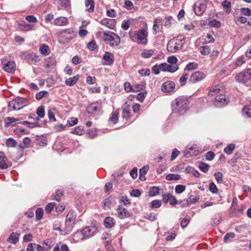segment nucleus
Here are the masks:
<instances>
[{"mask_svg":"<svg viewBox=\"0 0 251 251\" xmlns=\"http://www.w3.org/2000/svg\"><path fill=\"white\" fill-rule=\"evenodd\" d=\"M31 143L30 139L28 137H25L22 143L18 146V149L23 151L24 149L29 147Z\"/></svg>","mask_w":251,"mask_h":251,"instance_id":"obj_17","label":"nucleus"},{"mask_svg":"<svg viewBox=\"0 0 251 251\" xmlns=\"http://www.w3.org/2000/svg\"><path fill=\"white\" fill-rule=\"evenodd\" d=\"M73 225H74V224L68 223L67 224H66L65 223V230H63L62 235H66L70 233L72 231Z\"/></svg>","mask_w":251,"mask_h":251,"instance_id":"obj_28","label":"nucleus"},{"mask_svg":"<svg viewBox=\"0 0 251 251\" xmlns=\"http://www.w3.org/2000/svg\"><path fill=\"white\" fill-rule=\"evenodd\" d=\"M173 20V18L172 16L166 17L164 20V25L165 26L170 27L171 25L172 21Z\"/></svg>","mask_w":251,"mask_h":251,"instance_id":"obj_51","label":"nucleus"},{"mask_svg":"<svg viewBox=\"0 0 251 251\" xmlns=\"http://www.w3.org/2000/svg\"><path fill=\"white\" fill-rule=\"evenodd\" d=\"M79 77V75H76L72 77H70L65 80V84L67 86H72L77 82Z\"/></svg>","mask_w":251,"mask_h":251,"instance_id":"obj_22","label":"nucleus"},{"mask_svg":"<svg viewBox=\"0 0 251 251\" xmlns=\"http://www.w3.org/2000/svg\"><path fill=\"white\" fill-rule=\"evenodd\" d=\"M211 52L210 48L208 46H203L201 47V53L203 55H207Z\"/></svg>","mask_w":251,"mask_h":251,"instance_id":"obj_56","label":"nucleus"},{"mask_svg":"<svg viewBox=\"0 0 251 251\" xmlns=\"http://www.w3.org/2000/svg\"><path fill=\"white\" fill-rule=\"evenodd\" d=\"M14 101H15L16 106V110H20L23 107L26 105V100L22 98H17V99L14 100Z\"/></svg>","mask_w":251,"mask_h":251,"instance_id":"obj_15","label":"nucleus"},{"mask_svg":"<svg viewBox=\"0 0 251 251\" xmlns=\"http://www.w3.org/2000/svg\"><path fill=\"white\" fill-rule=\"evenodd\" d=\"M84 239H85V238L82 230L80 231H77L73 235V240L75 243L82 241Z\"/></svg>","mask_w":251,"mask_h":251,"instance_id":"obj_20","label":"nucleus"},{"mask_svg":"<svg viewBox=\"0 0 251 251\" xmlns=\"http://www.w3.org/2000/svg\"><path fill=\"white\" fill-rule=\"evenodd\" d=\"M75 217L76 215L75 212L72 210L70 211L66 216V224H67L68 223L75 224Z\"/></svg>","mask_w":251,"mask_h":251,"instance_id":"obj_21","label":"nucleus"},{"mask_svg":"<svg viewBox=\"0 0 251 251\" xmlns=\"http://www.w3.org/2000/svg\"><path fill=\"white\" fill-rule=\"evenodd\" d=\"M102 59L105 61V63H103V64L110 65L113 64L114 62V55L111 52H105L103 56Z\"/></svg>","mask_w":251,"mask_h":251,"instance_id":"obj_12","label":"nucleus"},{"mask_svg":"<svg viewBox=\"0 0 251 251\" xmlns=\"http://www.w3.org/2000/svg\"><path fill=\"white\" fill-rule=\"evenodd\" d=\"M117 210L118 213V217L121 219L130 217V214L128 210L121 205L118 206Z\"/></svg>","mask_w":251,"mask_h":251,"instance_id":"obj_11","label":"nucleus"},{"mask_svg":"<svg viewBox=\"0 0 251 251\" xmlns=\"http://www.w3.org/2000/svg\"><path fill=\"white\" fill-rule=\"evenodd\" d=\"M222 5L224 8H226V13L228 14L231 11V3L230 1L227 0H225L222 3Z\"/></svg>","mask_w":251,"mask_h":251,"instance_id":"obj_33","label":"nucleus"},{"mask_svg":"<svg viewBox=\"0 0 251 251\" xmlns=\"http://www.w3.org/2000/svg\"><path fill=\"white\" fill-rule=\"evenodd\" d=\"M125 90L127 92H134L133 87L131 86L129 82H126L124 83Z\"/></svg>","mask_w":251,"mask_h":251,"instance_id":"obj_50","label":"nucleus"},{"mask_svg":"<svg viewBox=\"0 0 251 251\" xmlns=\"http://www.w3.org/2000/svg\"><path fill=\"white\" fill-rule=\"evenodd\" d=\"M52 251H69V248L66 244H64L61 246V249H60L58 245L57 244Z\"/></svg>","mask_w":251,"mask_h":251,"instance_id":"obj_43","label":"nucleus"},{"mask_svg":"<svg viewBox=\"0 0 251 251\" xmlns=\"http://www.w3.org/2000/svg\"><path fill=\"white\" fill-rule=\"evenodd\" d=\"M234 237L235 234L234 233H227L224 237V240L225 242H228L230 239H233Z\"/></svg>","mask_w":251,"mask_h":251,"instance_id":"obj_57","label":"nucleus"},{"mask_svg":"<svg viewBox=\"0 0 251 251\" xmlns=\"http://www.w3.org/2000/svg\"><path fill=\"white\" fill-rule=\"evenodd\" d=\"M130 108L129 106H127L123 108L122 110V117L123 118L128 119L131 117L130 115Z\"/></svg>","mask_w":251,"mask_h":251,"instance_id":"obj_26","label":"nucleus"},{"mask_svg":"<svg viewBox=\"0 0 251 251\" xmlns=\"http://www.w3.org/2000/svg\"><path fill=\"white\" fill-rule=\"evenodd\" d=\"M44 211L42 208H38L35 211V216L37 220H41L43 215Z\"/></svg>","mask_w":251,"mask_h":251,"instance_id":"obj_44","label":"nucleus"},{"mask_svg":"<svg viewBox=\"0 0 251 251\" xmlns=\"http://www.w3.org/2000/svg\"><path fill=\"white\" fill-rule=\"evenodd\" d=\"M214 176L218 183H222L223 182V176L221 172H216L214 173Z\"/></svg>","mask_w":251,"mask_h":251,"instance_id":"obj_45","label":"nucleus"},{"mask_svg":"<svg viewBox=\"0 0 251 251\" xmlns=\"http://www.w3.org/2000/svg\"><path fill=\"white\" fill-rule=\"evenodd\" d=\"M6 145L7 147L14 148L17 145V142L13 138H9L7 139Z\"/></svg>","mask_w":251,"mask_h":251,"instance_id":"obj_41","label":"nucleus"},{"mask_svg":"<svg viewBox=\"0 0 251 251\" xmlns=\"http://www.w3.org/2000/svg\"><path fill=\"white\" fill-rule=\"evenodd\" d=\"M101 24L102 25H105L110 29H113L115 26V22L114 20L110 19H103L101 21Z\"/></svg>","mask_w":251,"mask_h":251,"instance_id":"obj_18","label":"nucleus"},{"mask_svg":"<svg viewBox=\"0 0 251 251\" xmlns=\"http://www.w3.org/2000/svg\"><path fill=\"white\" fill-rule=\"evenodd\" d=\"M39 51L41 54L46 56L49 54L50 49L47 45L42 44L39 48Z\"/></svg>","mask_w":251,"mask_h":251,"instance_id":"obj_27","label":"nucleus"},{"mask_svg":"<svg viewBox=\"0 0 251 251\" xmlns=\"http://www.w3.org/2000/svg\"><path fill=\"white\" fill-rule=\"evenodd\" d=\"M115 220L111 217H106L104 221V224L106 228H111L115 225Z\"/></svg>","mask_w":251,"mask_h":251,"instance_id":"obj_23","label":"nucleus"},{"mask_svg":"<svg viewBox=\"0 0 251 251\" xmlns=\"http://www.w3.org/2000/svg\"><path fill=\"white\" fill-rule=\"evenodd\" d=\"M159 188L156 186H153L150 188L149 195L151 197L155 196L159 194Z\"/></svg>","mask_w":251,"mask_h":251,"instance_id":"obj_36","label":"nucleus"},{"mask_svg":"<svg viewBox=\"0 0 251 251\" xmlns=\"http://www.w3.org/2000/svg\"><path fill=\"white\" fill-rule=\"evenodd\" d=\"M180 178V176L178 174H170L166 176V179L167 180H179Z\"/></svg>","mask_w":251,"mask_h":251,"instance_id":"obj_34","label":"nucleus"},{"mask_svg":"<svg viewBox=\"0 0 251 251\" xmlns=\"http://www.w3.org/2000/svg\"><path fill=\"white\" fill-rule=\"evenodd\" d=\"M240 10L242 13L245 16H249L251 15V10L249 8H241Z\"/></svg>","mask_w":251,"mask_h":251,"instance_id":"obj_64","label":"nucleus"},{"mask_svg":"<svg viewBox=\"0 0 251 251\" xmlns=\"http://www.w3.org/2000/svg\"><path fill=\"white\" fill-rule=\"evenodd\" d=\"M185 43V38L178 37L171 39L168 43L167 49L168 51L175 53L181 49Z\"/></svg>","mask_w":251,"mask_h":251,"instance_id":"obj_2","label":"nucleus"},{"mask_svg":"<svg viewBox=\"0 0 251 251\" xmlns=\"http://www.w3.org/2000/svg\"><path fill=\"white\" fill-rule=\"evenodd\" d=\"M235 77L237 81L246 83L249 79H251V69L238 73Z\"/></svg>","mask_w":251,"mask_h":251,"instance_id":"obj_4","label":"nucleus"},{"mask_svg":"<svg viewBox=\"0 0 251 251\" xmlns=\"http://www.w3.org/2000/svg\"><path fill=\"white\" fill-rule=\"evenodd\" d=\"M101 108L100 106H97L95 103H92L88 107L87 112L89 114H92L94 112L99 111Z\"/></svg>","mask_w":251,"mask_h":251,"instance_id":"obj_24","label":"nucleus"},{"mask_svg":"<svg viewBox=\"0 0 251 251\" xmlns=\"http://www.w3.org/2000/svg\"><path fill=\"white\" fill-rule=\"evenodd\" d=\"M228 100L224 95H218L215 98L214 104L217 107H222L227 104Z\"/></svg>","mask_w":251,"mask_h":251,"instance_id":"obj_7","label":"nucleus"},{"mask_svg":"<svg viewBox=\"0 0 251 251\" xmlns=\"http://www.w3.org/2000/svg\"><path fill=\"white\" fill-rule=\"evenodd\" d=\"M83 127L82 126H78L76 127L75 129L71 131L72 134H75L78 135H81L83 134Z\"/></svg>","mask_w":251,"mask_h":251,"instance_id":"obj_38","label":"nucleus"},{"mask_svg":"<svg viewBox=\"0 0 251 251\" xmlns=\"http://www.w3.org/2000/svg\"><path fill=\"white\" fill-rule=\"evenodd\" d=\"M205 77V75L201 72H196L192 74L189 81L195 83L203 79Z\"/></svg>","mask_w":251,"mask_h":251,"instance_id":"obj_8","label":"nucleus"},{"mask_svg":"<svg viewBox=\"0 0 251 251\" xmlns=\"http://www.w3.org/2000/svg\"><path fill=\"white\" fill-rule=\"evenodd\" d=\"M87 48L92 51L95 50L97 48L96 42L94 40H92L88 44Z\"/></svg>","mask_w":251,"mask_h":251,"instance_id":"obj_55","label":"nucleus"},{"mask_svg":"<svg viewBox=\"0 0 251 251\" xmlns=\"http://www.w3.org/2000/svg\"><path fill=\"white\" fill-rule=\"evenodd\" d=\"M209 167L210 166L208 164L202 162H201L200 163L199 166V169L203 173H206L208 172Z\"/></svg>","mask_w":251,"mask_h":251,"instance_id":"obj_40","label":"nucleus"},{"mask_svg":"<svg viewBox=\"0 0 251 251\" xmlns=\"http://www.w3.org/2000/svg\"><path fill=\"white\" fill-rule=\"evenodd\" d=\"M55 206V203L54 202H50L48 203L45 207L46 213L47 214L50 213Z\"/></svg>","mask_w":251,"mask_h":251,"instance_id":"obj_47","label":"nucleus"},{"mask_svg":"<svg viewBox=\"0 0 251 251\" xmlns=\"http://www.w3.org/2000/svg\"><path fill=\"white\" fill-rule=\"evenodd\" d=\"M113 34L114 36H112L106 32H104L103 35L105 37L103 38V40L110 42L111 46H118L120 42V37L116 34L113 33Z\"/></svg>","mask_w":251,"mask_h":251,"instance_id":"obj_5","label":"nucleus"},{"mask_svg":"<svg viewBox=\"0 0 251 251\" xmlns=\"http://www.w3.org/2000/svg\"><path fill=\"white\" fill-rule=\"evenodd\" d=\"M161 201H160V200H153L151 202V207L152 208H159L161 206Z\"/></svg>","mask_w":251,"mask_h":251,"instance_id":"obj_58","label":"nucleus"},{"mask_svg":"<svg viewBox=\"0 0 251 251\" xmlns=\"http://www.w3.org/2000/svg\"><path fill=\"white\" fill-rule=\"evenodd\" d=\"M235 148V145L234 144H230L225 149L224 151L228 154H231Z\"/></svg>","mask_w":251,"mask_h":251,"instance_id":"obj_35","label":"nucleus"},{"mask_svg":"<svg viewBox=\"0 0 251 251\" xmlns=\"http://www.w3.org/2000/svg\"><path fill=\"white\" fill-rule=\"evenodd\" d=\"M160 65L161 70L163 71H167L171 73H174L178 69L177 67L168 64L166 63H161Z\"/></svg>","mask_w":251,"mask_h":251,"instance_id":"obj_13","label":"nucleus"},{"mask_svg":"<svg viewBox=\"0 0 251 251\" xmlns=\"http://www.w3.org/2000/svg\"><path fill=\"white\" fill-rule=\"evenodd\" d=\"M20 234L17 232H12L10 234L7 241L11 244H16L19 241Z\"/></svg>","mask_w":251,"mask_h":251,"instance_id":"obj_16","label":"nucleus"},{"mask_svg":"<svg viewBox=\"0 0 251 251\" xmlns=\"http://www.w3.org/2000/svg\"><path fill=\"white\" fill-rule=\"evenodd\" d=\"M243 113L248 117L251 118V103L250 105L244 106L243 108Z\"/></svg>","mask_w":251,"mask_h":251,"instance_id":"obj_39","label":"nucleus"},{"mask_svg":"<svg viewBox=\"0 0 251 251\" xmlns=\"http://www.w3.org/2000/svg\"><path fill=\"white\" fill-rule=\"evenodd\" d=\"M61 224L58 221H55L53 223V228L55 230H58L60 232V234H62V232H63V230L60 228Z\"/></svg>","mask_w":251,"mask_h":251,"instance_id":"obj_59","label":"nucleus"},{"mask_svg":"<svg viewBox=\"0 0 251 251\" xmlns=\"http://www.w3.org/2000/svg\"><path fill=\"white\" fill-rule=\"evenodd\" d=\"M36 114L38 116L41 118H43L45 116V107L44 106L38 107L36 110Z\"/></svg>","mask_w":251,"mask_h":251,"instance_id":"obj_42","label":"nucleus"},{"mask_svg":"<svg viewBox=\"0 0 251 251\" xmlns=\"http://www.w3.org/2000/svg\"><path fill=\"white\" fill-rule=\"evenodd\" d=\"M175 88V83L173 81H168L163 84L161 90L164 92L169 93L173 91Z\"/></svg>","mask_w":251,"mask_h":251,"instance_id":"obj_9","label":"nucleus"},{"mask_svg":"<svg viewBox=\"0 0 251 251\" xmlns=\"http://www.w3.org/2000/svg\"><path fill=\"white\" fill-rule=\"evenodd\" d=\"M209 190L213 194L217 193L218 189L214 182H211L209 184Z\"/></svg>","mask_w":251,"mask_h":251,"instance_id":"obj_53","label":"nucleus"},{"mask_svg":"<svg viewBox=\"0 0 251 251\" xmlns=\"http://www.w3.org/2000/svg\"><path fill=\"white\" fill-rule=\"evenodd\" d=\"M195 6L196 5L195 4L194 7L196 14L198 16H201L206 10V4L204 3H201L197 8Z\"/></svg>","mask_w":251,"mask_h":251,"instance_id":"obj_14","label":"nucleus"},{"mask_svg":"<svg viewBox=\"0 0 251 251\" xmlns=\"http://www.w3.org/2000/svg\"><path fill=\"white\" fill-rule=\"evenodd\" d=\"M78 122V120L76 118L72 117L70 120L67 121L66 126H72L76 125Z\"/></svg>","mask_w":251,"mask_h":251,"instance_id":"obj_52","label":"nucleus"},{"mask_svg":"<svg viewBox=\"0 0 251 251\" xmlns=\"http://www.w3.org/2000/svg\"><path fill=\"white\" fill-rule=\"evenodd\" d=\"M168 202H169L170 204L172 206H174L176 204H177V203H178L177 200H176V198L175 196H172L171 195H170V196L169 197Z\"/></svg>","mask_w":251,"mask_h":251,"instance_id":"obj_62","label":"nucleus"},{"mask_svg":"<svg viewBox=\"0 0 251 251\" xmlns=\"http://www.w3.org/2000/svg\"><path fill=\"white\" fill-rule=\"evenodd\" d=\"M134 37L137 40L138 44L147 45L148 43V33L145 28H141L134 32Z\"/></svg>","mask_w":251,"mask_h":251,"instance_id":"obj_3","label":"nucleus"},{"mask_svg":"<svg viewBox=\"0 0 251 251\" xmlns=\"http://www.w3.org/2000/svg\"><path fill=\"white\" fill-rule=\"evenodd\" d=\"M186 189L185 186L183 185L178 184L175 187V192L177 194H181Z\"/></svg>","mask_w":251,"mask_h":251,"instance_id":"obj_46","label":"nucleus"},{"mask_svg":"<svg viewBox=\"0 0 251 251\" xmlns=\"http://www.w3.org/2000/svg\"><path fill=\"white\" fill-rule=\"evenodd\" d=\"M220 91V88L218 86H215L214 88H211L208 93L209 95L213 96L214 94H218Z\"/></svg>","mask_w":251,"mask_h":251,"instance_id":"obj_61","label":"nucleus"},{"mask_svg":"<svg viewBox=\"0 0 251 251\" xmlns=\"http://www.w3.org/2000/svg\"><path fill=\"white\" fill-rule=\"evenodd\" d=\"M85 5L86 7L90 6L89 8L87 10L88 12L92 13L94 12L95 8V2L94 0H86L85 1Z\"/></svg>","mask_w":251,"mask_h":251,"instance_id":"obj_25","label":"nucleus"},{"mask_svg":"<svg viewBox=\"0 0 251 251\" xmlns=\"http://www.w3.org/2000/svg\"><path fill=\"white\" fill-rule=\"evenodd\" d=\"M189 75L187 74H185L180 77L179 78V82H180L181 86H184L185 84L186 81Z\"/></svg>","mask_w":251,"mask_h":251,"instance_id":"obj_60","label":"nucleus"},{"mask_svg":"<svg viewBox=\"0 0 251 251\" xmlns=\"http://www.w3.org/2000/svg\"><path fill=\"white\" fill-rule=\"evenodd\" d=\"M189 101L187 97L181 96L176 98L172 104V109L173 113L182 115L188 110Z\"/></svg>","mask_w":251,"mask_h":251,"instance_id":"obj_1","label":"nucleus"},{"mask_svg":"<svg viewBox=\"0 0 251 251\" xmlns=\"http://www.w3.org/2000/svg\"><path fill=\"white\" fill-rule=\"evenodd\" d=\"M154 53L153 50H144L142 53V57L148 58L151 57Z\"/></svg>","mask_w":251,"mask_h":251,"instance_id":"obj_37","label":"nucleus"},{"mask_svg":"<svg viewBox=\"0 0 251 251\" xmlns=\"http://www.w3.org/2000/svg\"><path fill=\"white\" fill-rule=\"evenodd\" d=\"M97 231V227L95 226H88L82 229V231L85 239L93 236Z\"/></svg>","mask_w":251,"mask_h":251,"instance_id":"obj_6","label":"nucleus"},{"mask_svg":"<svg viewBox=\"0 0 251 251\" xmlns=\"http://www.w3.org/2000/svg\"><path fill=\"white\" fill-rule=\"evenodd\" d=\"M19 119L15 118L14 117H7L4 119L5 126L7 127L11 124L16 122L19 121Z\"/></svg>","mask_w":251,"mask_h":251,"instance_id":"obj_29","label":"nucleus"},{"mask_svg":"<svg viewBox=\"0 0 251 251\" xmlns=\"http://www.w3.org/2000/svg\"><path fill=\"white\" fill-rule=\"evenodd\" d=\"M209 25L212 27H219L221 26V23L217 20L214 19L209 22Z\"/></svg>","mask_w":251,"mask_h":251,"instance_id":"obj_54","label":"nucleus"},{"mask_svg":"<svg viewBox=\"0 0 251 251\" xmlns=\"http://www.w3.org/2000/svg\"><path fill=\"white\" fill-rule=\"evenodd\" d=\"M68 23V20L66 17H60L56 18L53 21V24L58 26H63Z\"/></svg>","mask_w":251,"mask_h":251,"instance_id":"obj_19","label":"nucleus"},{"mask_svg":"<svg viewBox=\"0 0 251 251\" xmlns=\"http://www.w3.org/2000/svg\"><path fill=\"white\" fill-rule=\"evenodd\" d=\"M45 63L46 67H50L55 65L56 60L54 57H50L46 60Z\"/></svg>","mask_w":251,"mask_h":251,"instance_id":"obj_32","label":"nucleus"},{"mask_svg":"<svg viewBox=\"0 0 251 251\" xmlns=\"http://www.w3.org/2000/svg\"><path fill=\"white\" fill-rule=\"evenodd\" d=\"M16 65L13 61H8L3 64V69L6 72L13 74L15 71Z\"/></svg>","mask_w":251,"mask_h":251,"instance_id":"obj_10","label":"nucleus"},{"mask_svg":"<svg viewBox=\"0 0 251 251\" xmlns=\"http://www.w3.org/2000/svg\"><path fill=\"white\" fill-rule=\"evenodd\" d=\"M199 200V196L194 197L192 195H190L189 197L186 200L187 205H189L193 203H195Z\"/></svg>","mask_w":251,"mask_h":251,"instance_id":"obj_30","label":"nucleus"},{"mask_svg":"<svg viewBox=\"0 0 251 251\" xmlns=\"http://www.w3.org/2000/svg\"><path fill=\"white\" fill-rule=\"evenodd\" d=\"M46 95H48V92L47 91H41L36 94V99L37 100H41Z\"/></svg>","mask_w":251,"mask_h":251,"instance_id":"obj_49","label":"nucleus"},{"mask_svg":"<svg viewBox=\"0 0 251 251\" xmlns=\"http://www.w3.org/2000/svg\"><path fill=\"white\" fill-rule=\"evenodd\" d=\"M120 201L123 202L125 205H130L131 202L126 195L122 196L119 197Z\"/></svg>","mask_w":251,"mask_h":251,"instance_id":"obj_48","label":"nucleus"},{"mask_svg":"<svg viewBox=\"0 0 251 251\" xmlns=\"http://www.w3.org/2000/svg\"><path fill=\"white\" fill-rule=\"evenodd\" d=\"M124 7L127 9V10H131L133 7V4L131 1L126 0L125 1Z\"/></svg>","mask_w":251,"mask_h":251,"instance_id":"obj_63","label":"nucleus"},{"mask_svg":"<svg viewBox=\"0 0 251 251\" xmlns=\"http://www.w3.org/2000/svg\"><path fill=\"white\" fill-rule=\"evenodd\" d=\"M119 114V109H117L112 113V116L110 118L109 120L111 122H112L113 124H116L118 120Z\"/></svg>","mask_w":251,"mask_h":251,"instance_id":"obj_31","label":"nucleus"}]
</instances>
